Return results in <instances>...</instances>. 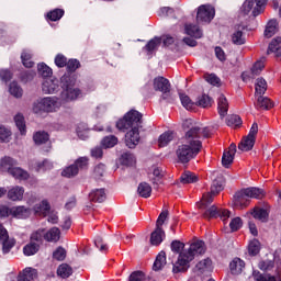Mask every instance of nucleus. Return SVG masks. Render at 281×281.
I'll return each mask as SVG.
<instances>
[{
  "instance_id": "3c124183",
  "label": "nucleus",
  "mask_w": 281,
  "mask_h": 281,
  "mask_svg": "<svg viewBox=\"0 0 281 281\" xmlns=\"http://www.w3.org/2000/svg\"><path fill=\"white\" fill-rule=\"evenodd\" d=\"M33 140L35 144H37V146H41V144H46V142H49V134L46 132H36L33 135Z\"/></svg>"
},
{
  "instance_id": "1a4fd4ad",
  "label": "nucleus",
  "mask_w": 281,
  "mask_h": 281,
  "mask_svg": "<svg viewBox=\"0 0 281 281\" xmlns=\"http://www.w3.org/2000/svg\"><path fill=\"white\" fill-rule=\"evenodd\" d=\"M153 87L156 91H160L161 100H168L170 98V81L165 77H156L153 82Z\"/></svg>"
},
{
  "instance_id": "ddd939ff",
  "label": "nucleus",
  "mask_w": 281,
  "mask_h": 281,
  "mask_svg": "<svg viewBox=\"0 0 281 281\" xmlns=\"http://www.w3.org/2000/svg\"><path fill=\"white\" fill-rule=\"evenodd\" d=\"M250 203L249 196L245 193V189L235 193L233 198V205L237 210H244V207H248Z\"/></svg>"
},
{
  "instance_id": "393cba45",
  "label": "nucleus",
  "mask_w": 281,
  "mask_h": 281,
  "mask_svg": "<svg viewBox=\"0 0 281 281\" xmlns=\"http://www.w3.org/2000/svg\"><path fill=\"white\" fill-rule=\"evenodd\" d=\"M44 240H47V243H58L60 240V229L58 227L50 228L47 233H44Z\"/></svg>"
},
{
  "instance_id": "864d4df0",
  "label": "nucleus",
  "mask_w": 281,
  "mask_h": 281,
  "mask_svg": "<svg viewBox=\"0 0 281 281\" xmlns=\"http://www.w3.org/2000/svg\"><path fill=\"white\" fill-rule=\"evenodd\" d=\"M281 49V37H276L271 41L268 47V54H278Z\"/></svg>"
},
{
  "instance_id": "052dcab7",
  "label": "nucleus",
  "mask_w": 281,
  "mask_h": 281,
  "mask_svg": "<svg viewBox=\"0 0 281 281\" xmlns=\"http://www.w3.org/2000/svg\"><path fill=\"white\" fill-rule=\"evenodd\" d=\"M103 148H113V146H116L117 144V137L111 135L105 136L101 142Z\"/></svg>"
},
{
  "instance_id": "4d7b16f0",
  "label": "nucleus",
  "mask_w": 281,
  "mask_h": 281,
  "mask_svg": "<svg viewBox=\"0 0 281 281\" xmlns=\"http://www.w3.org/2000/svg\"><path fill=\"white\" fill-rule=\"evenodd\" d=\"M37 71L42 78H49L53 74L52 68L45 63L37 65Z\"/></svg>"
},
{
  "instance_id": "423d86ee",
  "label": "nucleus",
  "mask_w": 281,
  "mask_h": 281,
  "mask_svg": "<svg viewBox=\"0 0 281 281\" xmlns=\"http://www.w3.org/2000/svg\"><path fill=\"white\" fill-rule=\"evenodd\" d=\"M265 5L267 0H246L240 8V13L247 16L252 10V16H258L265 12Z\"/></svg>"
},
{
  "instance_id": "f257e3e1",
  "label": "nucleus",
  "mask_w": 281,
  "mask_h": 281,
  "mask_svg": "<svg viewBox=\"0 0 281 281\" xmlns=\"http://www.w3.org/2000/svg\"><path fill=\"white\" fill-rule=\"evenodd\" d=\"M198 131L199 130L196 128L188 130L181 143L178 145L176 155L180 164H188L192 161V159L201 153L203 143L195 138L199 133Z\"/></svg>"
},
{
  "instance_id": "20e7f679",
  "label": "nucleus",
  "mask_w": 281,
  "mask_h": 281,
  "mask_svg": "<svg viewBox=\"0 0 281 281\" xmlns=\"http://www.w3.org/2000/svg\"><path fill=\"white\" fill-rule=\"evenodd\" d=\"M142 117V113L136 110H131L123 116V119L116 122V128H119V131H128V128L139 130L143 122Z\"/></svg>"
},
{
  "instance_id": "dca6fc26",
  "label": "nucleus",
  "mask_w": 281,
  "mask_h": 281,
  "mask_svg": "<svg viewBox=\"0 0 281 281\" xmlns=\"http://www.w3.org/2000/svg\"><path fill=\"white\" fill-rule=\"evenodd\" d=\"M125 144L127 148H135L139 144V130L132 128L125 134Z\"/></svg>"
},
{
  "instance_id": "4be33fe9",
  "label": "nucleus",
  "mask_w": 281,
  "mask_h": 281,
  "mask_svg": "<svg viewBox=\"0 0 281 281\" xmlns=\"http://www.w3.org/2000/svg\"><path fill=\"white\" fill-rule=\"evenodd\" d=\"M164 238H166V233L164 228H157L150 235V244L155 245L156 247L164 243Z\"/></svg>"
},
{
  "instance_id": "e2e57ef3",
  "label": "nucleus",
  "mask_w": 281,
  "mask_h": 281,
  "mask_svg": "<svg viewBox=\"0 0 281 281\" xmlns=\"http://www.w3.org/2000/svg\"><path fill=\"white\" fill-rule=\"evenodd\" d=\"M204 79L209 85H212L213 87H220L221 86V78L216 76L215 74H205Z\"/></svg>"
},
{
  "instance_id": "58836bf2",
  "label": "nucleus",
  "mask_w": 281,
  "mask_h": 281,
  "mask_svg": "<svg viewBox=\"0 0 281 281\" xmlns=\"http://www.w3.org/2000/svg\"><path fill=\"white\" fill-rule=\"evenodd\" d=\"M65 16V10L54 9L46 14V21H60Z\"/></svg>"
},
{
  "instance_id": "ea45409f",
  "label": "nucleus",
  "mask_w": 281,
  "mask_h": 281,
  "mask_svg": "<svg viewBox=\"0 0 281 281\" xmlns=\"http://www.w3.org/2000/svg\"><path fill=\"white\" fill-rule=\"evenodd\" d=\"M9 175H11V177H13L14 179H20V180H25V179H29L30 177L27 171L19 167H13L12 169H10Z\"/></svg>"
},
{
  "instance_id": "37998d69",
  "label": "nucleus",
  "mask_w": 281,
  "mask_h": 281,
  "mask_svg": "<svg viewBox=\"0 0 281 281\" xmlns=\"http://www.w3.org/2000/svg\"><path fill=\"white\" fill-rule=\"evenodd\" d=\"M135 155L130 151L123 153L120 157V164L122 166H135Z\"/></svg>"
},
{
  "instance_id": "a211bd4d",
  "label": "nucleus",
  "mask_w": 281,
  "mask_h": 281,
  "mask_svg": "<svg viewBox=\"0 0 281 281\" xmlns=\"http://www.w3.org/2000/svg\"><path fill=\"white\" fill-rule=\"evenodd\" d=\"M38 278V271L34 268H25L19 273L16 281H32Z\"/></svg>"
},
{
  "instance_id": "79ce46f5",
  "label": "nucleus",
  "mask_w": 281,
  "mask_h": 281,
  "mask_svg": "<svg viewBox=\"0 0 281 281\" xmlns=\"http://www.w3.org/2000/svg\"><path fill=\"white\" fill-rule=\"evenodd\" d=\"M196 271L199 273H205V271H211L212 270V259L206 258L200 262L196 263L195 266Z\"/></svg>"
},
{
  "instance_id": "f3484780",
  "label": "nucleus",
  "mask_w": 281,
  "mask_h": 281,
  "mask_svg": "<svg viewBox=\"0 0 281 281\" xmlns=\"http://www.w3.org/2000/svg\"><path fill=\"white\" fill-rule=\"evenodd\" d=\"M25 189L23 187L15 186L9 189L7 196L10 201H23Z\"/></svg>"
},
{
  "instance_id": "c756f323",
  "label": "nucleus",
  "mask_w": 281,
  "mask_h": 281,
  "mask_svg": "<svg viewBox=\"0 0 281 281\" xmlns=\"http://www.w3.org/2000/svg\"><path fill=\"white\" fill-rule=\"evenodd\" d=\"M49 202L47 200H43L40 204H36L34 206L35 214H38V216H47L49 214Z\"/></svg>"
},
{
  "instance_id": "680f3d73",
  "label": "nucleus",
  "mask_w": 281,
  "mask_h": 281,
  "mask_svg": "<svg viewBox=\"0 0 281 281\" xmlns=\"http://www.w3.org/2000/svg\"><path fill=\"white\" fill-rule=\"evenodd\" d=\"M52 168H54V165L49 160L38 161L35 165L36 172H44L45 170H52Z\"/></svg>"
},
{
  "instance_id": "7c9ffc66",
  "label": "nucleus",
  "mask_w": 281,
  "mask_h": 281,
  "mask_svg": "<svg viewBox=\"0 0 281 281\" xmlns=\"http://www.w3.org/2000/svg\"><path fill=\"white\" fill-rule=\"evenodd\" d=\"M45 239V229L40 228L35 232H33L30 236V243H35V245H43V240Z\"/></svg>"
},
{
  "instance_id": "6e6d98bb",
  "label": "nucleus",
  "mask_w": 281,
  "mask_h": 281,
  "mask_svg": "<svg viewBox=\"0 0 281 281\" xmlns=\"http://www.w3.org/2000/svg\"><path fill=\"white\" fill-rule=\"evenodd\" d=\"M248 254L250 256H258L260 254V241L258 239H252L248 245Z\"/></svg>"
},
{
  "instance_id": "b1692460",
  "label": "nucleus",
  "mask_w": 281,
  "mask_h": 281,
  "mask_svg": "<svg viewBox=\"0 0 281 281\" xmlns=\"http://www.w3.org/2000/svg\"><path fill=\"white\" fill-rule=\"evenodd\" d=\"M217 111L222 117H225L227 111H229V103L227 102L225 94H221L217 99Z\"/></svg>"
},
{
  "instance_id": "412c9836",
  "label": "nucleus",
  "mask_w": 281,
  "mask_h": 281,
  "mask_svg": "<svg viewBox=\"0 0 281 281\" xmlns=\"http://www.w3.org/2000/svg\"><path fill=\"white\" fill-rule=\"evenodd\" d=\"M89 199L93 203H104L106 201V191L104 189L92 190L89 193Z\"/></svg>"
},
{
  "instance_id": "39448f33",
  "label": "nucleus",
  "mask_w": 281,
  "mask_h": 281,
  "mask_svg": "<svg viewBox=\"0 0 281 281\" xmlns=\"http://www.w3.org/2000/svg\"><path fill=\"white\" fill-rule=\"evenodd\" d=\"M58 109H60V101L54 97H46L33 104V112L35 113H54Z\"/></svg>"
},
{
  "instance_id": "bb28decb",
  "label": "nucleus",
  "mask_w": 281,
  "mask_h": 281,
  "mask_svg": "<svg viewBox=\"0 0 281 281\" xmlns=\"http://www.w3.org/2000/svg\"><path fill=\"white\" fill-rule=\"evenodd\" d=\"M245 194H247L248 199H265V190L256 187H250L244 189Z\"/></svg>"
},
{
  "instance_id": "bf43d9fd",
  "label": "nucleus",
  "mask_w": 281,
  "mask_h": 281,
  "mask_svg": "<svg viewBox=\"0 0 281 281\" xmlns=\"http://www.w3.org/2000/svg\"><path fill=\"white\" fill-rule=\"evenodd\" d=\"M78 168V171L80 170H87L89 168V158L88 157H79L75 162L72 164Z\"/></svg>"
},
{
  "instance_id": "774afa93",
  "label": "nucleus",
  "mask_w": 281,
  "mask_h": 281,
  "mask_svg": "<svg viewBox=\"0 0 281 281\" xmlns=\"http://www.w3.org/2000/svg\"><path fill=\"white\" fill-rule=\"evenodd\" d=\"M254 278L256 281H277L276 277L265 276L260 272H254Z\"/></svg>"
},
{
  "instance_id": "e433bc0d",
  "label": "nucleus",
  "mask_w": 281,
  "mask_h": 281,
  "mask_svg": "<svg viewBox=\"0 0 281 281\" xmlns=\"http://www.w3.org/2000/svg\"><path fill=\"white\" fill-rule=\"evenodd\" d=\"M159 45H161V38L154 37L145 45L144 49L147 54H153V52H157Z\"/></svg>"
},
{
  "instance_id": "338daca9",
  "label": "nucleus",
  "mask_w": 281,
  "mask_h": 281,
  "mask_svg": "<svg viewBox=\"0 0 281 281\" xmlns=\"http://www.w3.org/2000/svg\"><path fill=\"white\" fill-rule=\"evenodd\" d=\"M146 274L143 271H134L131 273L128 281H144Z\"/></svg>"
},
{
  "instance_id": "cd10ccee",
  "label": "nucleus",
  "mask_w": 281,
  "mask_h": 281,
  "mask_svg": "<svg viewBox=\"0 0 281 281\" xmlns=\"http://www.w3.org/2000/svg\"><path fill=\"white\" fill-rule=\"evenodd\" d=\"M255 106L256 109H262L263 111H268V109H273V102H271V99L262 97L261 94L258 97Z\"/></svg>"
},
{
  "instance_id": "8fccbe9b",
  "label": "nucleus",
  "mask_w": 281,
  "mask_h": 281,
  "mask_svg": "<svg viewBox=\"0 0 281 281\" xmlns=\"http://www.w3.org/2000/svg\"><path fill=\"white\" fill-rule=\"evenodd\" d=\"M181 183H196L199 181V177L195 176L192 171H186L180 177Z\"/></svg>"
},
{
  "instance_id": "6ab92c4d",
  "label": "nucleus",
  "mask_w": 281,
  "mask_h": 281,
  "mask_svg": "<svg viewBox=\"0 0 281 281\" xmlns=\"http://www.w3.org/2000/svg\"><path fill=\"white\" fill-rule=\"evenodd\" d=\"M184 33L188 36H192L193 38H202L203 37V30L196 24L187 23L184 24Z\"/></svg>"
},
{
  "instance_id": "c03bdc74",
  "label": "nucleus",
  "mask_w": 281,
  "mask_h": 281,
  "mask_svg": "<svg viewBox=\"0 0 281 281\" xmlns=\"http://www.w3.org/2000/svg\"><path fill=\"white\" fill-rule=\"evenodd\" d=\"M14 166H16V160H13L12 157L5 156L0 161V167H1V170L3 171L7 170L9 172L14 168Z\"/></svg>"
},
{
  "instance_id": "0eeeda50",
  "label": "nucleus",
  "mask_w": 281,
  "mask_h": 281,
  "mask_svg": "<svg viewBox=\"0 0 281 281\" xmlns=\"http://www.w3.org/2000/svg\"><path fill=\"white\" fill-rule=\"evenodd\" d=\"M216 14V10L211 4H202L198 8L196 21L198 23H212Z\"/></svg>"
},
{
  "instance_id": "473e14b6",
  "label": "nucleus",
  "mask_w": 281,
  "mask_h": 281,
  "mask_svg": "<svg viewBox=\"0 0 281 281\" xmlns=\"http://www.w3.org/2000/svg\"><path fill=\"white\" fill-rule=\"evenodd\" d=\"M256 140L254 138H249L245 136L241 142L238 144V149L247 153L254 148Z\"/></svg>"
},
{
  "instance_id": "2f4dec72",
  "label": "nucleus",
  "mask_w": 281,
  "mask_h": 281,
  "mask_svg": "<svg viewBox=\"0 0 281 281\" xmlns=\"http://www.w3.org/2000/svg\"><path fill=\"white\" fill-rule=\"evenodd\" d=\"M139 196L143 199H148L153 194V187L148 182H140L137 188Z\"/></svg>"
},
{
  "instance_id": "4468645a",
  "label": "nucleus",
  "mask_w": 281,
  "mask_h": 281,
  "mask_svg": "<svg viewBox=\"0 0 281 281\" xmlns=\"http://www.w3.org/2000/svg\"><path fill=\"white\" fill-rule=\"evenodd\" d=\"M60 85L58 79H45L42 83V91L44 93H58Z\"/></svg>"
},
{
  "instance_id": "72a5a7b5",
  "label": "nucleus",
  "mask_w": 281,
  "mask_h": 281,
  "mask_svg": "<svg viewBox=\"0 0 281 281\" xmlns=\"http://www.w3.org/2000/svg\"><path fill=\"white\" fill-rule=\"evenodd\" d=\"M214 104V100L207 94H202L198 98L195 106H201L202 109H210Z\"/></svg>"
},
{
  "instance_id": "4c0bfd02",
  "label": "nucleus",
  "mask_w": 281,
  "mask_h": 281,
  "mask_svg": "<svg viewBox=\"0 0 281 281\" xmlns=\"http://www.w3.org/2000/svg\"><path fill=\"white\" fill-rule=\"evenodd\" d=\"M40 250H41V246L32 241H30L23 247L24 256H35V254H38Z\"/></svg>"
},
{
  "instance_id": "f704fd0d",
  "label": "nucleus",
  "mask_w": 281,
  "mask_h": 281,
  "mask_svg": "<svg viewBox=\"0 0 281 281\" xmlns=\"http://www.w3.org/2000/svg\"><path fill=\"white\" fill-rule=\"evenodd\" d=\"M164 267H166V252L160 251L156 257L153 269L154 271H161Z\"/></svg>"
},
{
  "instance_id": "c85d7f7f",
  "label": "nucleus",
  "mask_w": 281,
  "mask_h": 281,
  "mask_svg": "<svg viewBox=\"0 0 281 281\" xmlns=\"http://www.w3.org/2000/svg\"><path fill=\"white\" fill-rule=\"evenodd\" d=\"M245 261H243L240 258H235L229 265L231 273H233V276H238L243 273Z\"/></svg>"
},
{
  "instance_id": "603ef678",
  "label": "nucleus",
  "mask_w": 281,
  "mask_h": 281,
  "mask_svg": "<svg viewBox=\"0 0 281 281\" xmlns=\"http://www.w3.org/2000/svg\"><path fill=\"white\" fill-rule=\"evenodd\" d=\"M180 100L182 106H184L187 111H192L196 106V104L190 99V97H188V94L180 93Z\"/></svg>"
},
{
  "instance_id": "a878e982",
  "label": "nucleus",
  "mask_w": 281,
  "mask_h": 281,
  "mask_svg": "<svg viewBox=\"0 0 281 281\" xmlns=\"http://www.w3.org/2000/svg\"><path fill=\"white\" fill-rule=\"evenodd\" d=\"M250 214L257 221H261V223H267L269 220V212L266 209L255 207L252 211H250Z\"/></svg>"
},
{
  "instance_id": "13d9d810",
  "label": "nucleus",
  "mask_w": 281,
  "mask_h": 281,
  "mask_svg": "<svg viewBox=\"0 0 281 281\" xmlns=\"http://www.w3.org/2000/svg\"><path fill=\"white\" fill-rule=\"evenodd\" d=\"M10 137H12V132L8 127L0 125V142L8 144Z\"/></svg>"
},
{
  "instance_id": "69168bd1",
  "label": "nucleus",
  "mask_w": 281,
  "mask_h": 281,
  "mask_svg": "<svg viewBox=\"0 0 281 281\" xmlns=\"http://www.w3.org/2000/svg\"><path fill=\"white\" fill-rule=\"evenodd\" d=\"M232 42L234 45H245V36L243 35V31H236L233 33Z\"/></svg>"
},
{
  "instance_id": "c9c22d12",
  "label": "nucleus",
  "mask_w": 281,
  "mask_h": 281,
  "mask_svg": "<svg viewBox=\"0 0 281 281\" xmlns=\"http://www.w3.org/2000/svg\"><path fill=\"white\" fill-rule=\"evenodd\" d=\"M276 32H278V21L270 20L265 30V36L266 38H271V36L276 35Z\"/></svg>"
},
{
  "instance_id": "7ed1b4c3",
  "label": "nucleus",
  "mask_w": 281,
  "mask_h": 281,
  "mask_svg": "<svg viewBox=\"0 0 281 281\" xmlns=\"http://www.w3.org/2000/svg\"><path fill=\"white\" fill-rule=\"evenodd\" d=\"M60 85L63 89L60 98L65 100V102H71L78 100V98H82V90H80V88H74L76 87V78H74V76L65 74L60 78Z\"/></svg>"
},
{
  "instance_id": "5fc2aeb1",
  "label": "nucleus",
  "mask_w": 281,
  "mask_h": 281,
  "mask_svg": "<svg viewBox=\"0 0 281 281\" xmlns=\"http://www.w3.org/2000/svg\"><path fill=\"white\" fill-rule=\"evenodd\" d=\"M78 167H76V165L72 164L61 171V176L67 177V179H71V177L78 176Z\"/></svg>"
},
{
  "instance_id": "2eb2a0df",
  "label": "nucleus",
  "mask_w": 281,
  "mask_h": 281,
  "mask_svg": "<svg viewBox=\"0 0 281 281\" xmlns=\"http://www.w3.org/2000/svg\"><path fill=\"white\" fill-rule=\"evenodd\" d=\"M234 155H236V144L232 143L222 157V166L224 168H229L231 164H234Z\"/></svg>"
},
{
  "instance_id": "f8f14e48",
  "label": "nucleus",
  "mask_w": 281,
  "mask_h": 281,
  "mask_svg": "<svg viewBox=\"0 0 281 281\" xmlns=\"http://www.w3.org/2000/svg\"><path fill=\"white\" fill-rule=\"evenodd\" d=\"M220 218L222 221H226L231 216V212L228 210H218L216 205H212L209 210H206L203 214L204 218Z\"/></svg>"
},
{
  "instance_id": "a18cd8bd",
  "label": "nucleus",
  "mask_w": 281,
  "mask_h": 281,
  "mask_svg": "<svg viewBox=\"0 0 281 281\" xmlns=\"http://www.w3.org/2000/svg\"><path fill=\"white\" fill-rule=\"evenodd\" d=\"M14 122H15V125L19 128L21 135H25V133H27V131H26V126H25V117L23 116V114L18 113L14 116Z\"/></svg>"
},
{
  "instance_id": "f03ea898",
  "label": "nucleus",
  "mask_w": 281,
  "mask_h": 281,
  "mask_svg": "<svg viewBox=\"0 0 281 281\" xmlns=\"http://www.w3.org/2000/svg\"><path fill=\"white\" fill-rule=\"evenodd\" d=\"M206 249L203 240L193 241L189 249L180 252L178 260L173 263L172 273H186V271L190 269V262H192L196 256H203Z\"/></svg>"
},
{
  "instance_id": "9d476101",
  "label": "nucleus",
  "mask_w": 281,
  "mask_h": 281,
  "mask_svg": "<svg viewBox=\"0 0 281 281\" xmlns=\"http://www.w3.org/2000/svg\"><path fill=\"white\" fill-rule=\"evenodd\" d=\"M0 243L2 245L3 254H10L12 247L16 245V240H14V238H10L8 229H5V226H3V224H0Z\"/></svg>"
},
{
  "instance_id": "49530a36",
  "label": "nucleus",
  "mask_w": 281,
  "mask_h": 281,
  "mask_svg": "<svg viewBox=\"0 0 281 281\" xmlns=\"http://www.w3.org/2000/svg\"><path fill=\"white\" fill-rule=\"evenodd\" d=\"M74 273V269L67 263H61L57 269V276L59 278H69Z\"/></svg>"
},
{
  "instance_id": "0e129e2a",
  "label": "nucleus",
  "mask_w": 281,
  "mask_h": 281,
  "mask_svg": "<svg viewBox=\"0 0 281 281\" xmlns=\"http://www.w3.org/2000/svg\"><path fill=\"white\" fill-rule=\"evenodd\" d=\"M226 124L227 126L236 128L237 126H240V124H243V120L238 115H231L227 117Z\"/></svg>"
},
{
  "instance_id": "6e6552de",
  "label": "nucleus",
  "mask_w": 281,
  "mask_h": 281,
  "mask_svg": "<svg viewBox=\"0 0 281 281\" xmlns=\"http://www.w3.org/2000/svg\"><path fill=\"white\" fill-rule=\"evenodd\" d=\"M220 192H223V184H221V182L215 180L211 186V192L205 193L202 196V200L199 206L200 210H205V207H207V205H210L212 201H214V196H216V194H218Z\"/></svg>"
},
{
  "instance_id": "de8ad7c7",
  "label": "nucleus",
  "mask_w": 281,
  "mask_h": 281,
  "mask_svg": "<svg viewBox=\"0 0 281 281\" xmlns=\"http://www.w3.org/2000/svg\"><path fill=\"white\" fill-rule=\"evenodd\" d=\"M9 93H11L13 98H23V88H21L16 81H13L9 86Z\"/></svg>"
},
{
  "instance_id": "9b49d317",
  "label": "nucleus",
  "mask_w": 281,
  "mask_h": 281,
  "mask_svg": "<svg viewBox=\"0 0 281 281\" xmlns=\"http://www.w3.org/2000/svg\"><path fill=\"white\" fill-rule=\"evenodd\" d=\"M182 127L186 132L188 131H192V130H198V134L195 136V139H199L201 142V137H210V130L207 127H200L199 125H194V123L192 122V119H187L183 124Z\"/></svg>"
},
{
  "instance_id": "09e8293b",
  "label": "nucleus",
  "mask_w": 281,
  "mask_h": 281,
  "mask_svg": "<svg viewBox=\"0 0 281 281\" xmlns=\"http://www.w3.org/2000/svg\"><path fill=\"white\" fill-rule=\"evenodd\" d=\"M255 91L256 95H265V93L267 92V80H265L263 78H258L255 85Z\"/></svg>"
},
{
  "instance_id": "a19ab883",
  "label": "nucleus",
  "mask_w": 281,
  "mask_h": 281,
  "mask_svg": "<svg viewBox=\"0 0 281 281\" xmlns=\"http://www.w3.org/2000/svg\"><path fill=\"white\" fill-rule=\"evenodd\" d=\"M175 139V134L172 132H165L162 135L159 136L158 146L164 148L170 144Z\"/></svg>"
},
{
  "instance_id": "aec40b11",
  "label": "nucleus",
  "mask_w": 281,
  "mask_h": 281,
  "mask_svg": "<svg viewBox=\"0 0 281 281\" xmlns=\"http://www.w3.org/2000/svg\"><path fill=\"white\" fill-rule=\"evenodd\" d=\"M10 212L14 218H29L30 214H32V210L25 206H13Z\"/></svg>"
},
{
  "instance_id": "5701e85b",
  "label": "nucleus",
  "mask_w": 281,
  "mask_h": 281,
  "mask_svg": "<svg viewBox=\"0 0 281 281\" xmlns=\"http://www.w3.org/2000/svg\"><path fill=\"white\" fill-rule=\"evenodd\" d=\"M148 177L153 183H157L164 177V169L154 165L148 169Z\"/></svg>"
}]
</instances>
